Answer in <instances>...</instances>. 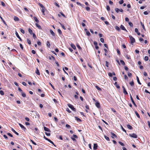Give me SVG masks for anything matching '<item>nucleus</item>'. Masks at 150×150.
Here are the masks:
<instances>
[{
	"label": "nucleus",
	"instance_id": "obj_31",
	"mask_svg": "<svg viewBox=\"0 0 150 150\" xmlns=\"http://www.w3.org/2000/svg\"><path fill=\"white\" fill-rule=\"evenodd\" d=\"M104 137H105V138L106 140H107L108 141H110V139L107 136L105 135L104 136Z\"/></svg>",
	"mask_w": 150,
	"mask_h": 150
},
{
	"label": "nucleus",
	"instance_id": "obj_18",
	"mask_svg": "<svg viewBox=\"0 0 150 150\" xmlns=\"http://www.w3.org/2000/svg\"><path fill=\"white\" fill-rule=\"evenodd\" d=\"M47 46L49 48H50V44L49 41H47V44H46Z\"/></svg>",
	"mask_w": 150,
	"mask_h": 150
},
{
	"label": "nucleus",
	"instance_id": "obj_22",
	"mask_svg": "<svg viewBox=\"0 0 150 150\" xmlns=\"http://www.w3.org/2000/svg\"><path fill=\"white\" fill-rule=\"evenodd\" d=\"M71 47L72 48H73L75 50V49H76V47L75 45L74 44H71Z\"/></svg>",
	"mask_w": 150,
	"mask_h": 150
},
{
	"label": "nucleus",
	"instance_id": "obj_15",
	"mask_svg": "<svg viewBox=\"0 0 150 150\" xmlns=\"http://www.w3.org/2000/svg\"><path fill=\"white\" fill-rule=\"evenodd\" d=\"M14 20L15 21H19V18L16 16H14Z\"/></svg>",
	"mask_w": 150,
	"mask_h": 150
},
{
	"label": "nucleus",
	"instance_id": "obj_36",
	"mask_svg": "<svg viewBox=\"0 0 150 150\" xmlns=\"http://www.w3.org/2000/svg\"><path fill=\"white\" fill-rule=\"evenodd\" d=\"M27 42L28 43L29 45L31 44V41L28 39H27Z\"/></svg>",
	"mask_w": 150,
	"mask_h": 150
},
{
	"label": "nucleus",
	"instance_id": "obj_14",
	"mask_svg": "<svg viewBox=\"0 0 150 150\" xmlns=\"http://www.w3.org/2000/svg\"><path fill=\"white\" fill-rule=\"evenodd\" d=\"M75 118L76 120L78 122H81V120L78 117H75Z\"/></svg>",
	"mask_w": 150,
	"mask_h": 150
},
{
	"label": "nucleus",
	"instance_id": "obj_43",
	"mask_svg": "<svg viewBox=\"0 0 150 150\" xmlns=\"http://www.w3.org/2000/svg\"><path fill=\"white\" fill-rule=\"evenodd\" d=\"M106 9L108 11H110V8L109 6L107 5L106 6Z\"/></svg>",
	"mask_w": 150,
	"mask_h": 150
},
{
	"label": "nucleus",
	"instance_id": "obj_49",
	"mask_svg": "<svg viewBox=\"0 0 150 150\" xmlns=\"http://www.w3.org/2000/svg\"><path fill=\"white\" fill-rule=\"evenodd\" d=\"M32 35H33V38H34V39H35L36 38V36L34 33H33Z\"/></svg>",
	"mask_w": 150,
	"mask_h": 150
},
{
	"label": "nucleus",
	"instance_id": "obj_46",
	"mask_svg": "<svg viewBox=\"0 0 150 150\" xmlns=\"http://www.w3.org/2000/svg\"><path fill=\"white\" fill-rule=\"evenodd\" d=\"M129 26L131 27H132L133 26V25L132 23L131 22H129L128 23Z\"/></svg>",
	"mask_w": 150,
	"mask_h": 150
},
{
	"label": "nucleus",
	"instance_id": "obj_19",
	"mask_svg": "<svg viewBox=\"0 0 150 150\" xmlns=\"http://www.w3.org/2000/svg\"><path fill=\"white\" fill-rule=\"evenodd\" d=\"M135 32L137 33L138 35H140V33L138 32V30L137 28H135Z\"/></svg>",
	"mask_w": 150,
	"mask_h": 150
},
{
	"label": "nucleus",
	"instance_id": "obj_47",
	"mask_svg": "<svg viewBox=\"0 0 150 150\" xmlns=\"http://www.w3.org/2000/svg\"><path fill=\"white\" fill-rule=\"evenodd\" d=\"M123 2H124V1H123V0H120L119 1V3L120 4H122L123 3Z\"/></svg>",
	"mask_w": 150,
	"mask_h": 150
},
{
	"label": "nucleus",
	"instance_id": "obj_54",
	"mask_svg": "<svg viewBox=\"0 0 150 150\" xmlns=\"http://www.w3.org/2000/svg\"><path fill=\"white\" fill-rule=\"evenodd\" d=\"M121 128H122V130L124 132H125L126 133V130L123 128V127L122 125H121Z\"/></svg>",
	"mask_w": 150,
	"mask_h": 150
},
{
	"label": "nucleus",
	"instance_id": "obj_58",
	"mask_svg": "<svg viewBox=\"0 0 150 150\" xmlns=\"http://www.w3.org/2000/svg\"><path fill=\"white\" fill-rule=\"evenodd\" d=\"M49 84L52 87V88H53V89L54 90H55V88L54 87V86L52 85V84L50 83H49Z\"/></svg>",
	"mask_w": 150,
	"mask_h": 150
},
{
	"label": "nucleus",
	"instance_id": "obj_42",
	"mask_svg": "<svg viewBox=\"0 0 150 150\" xmlns=\"http://www.w3.org/2000/svg\"><path fill=\"white\" fill-rule=\"evenodd\" d=\"M100 41L104 43V42H105L104 40V39L103 38H100Z\"/></svg>",
	"mask_w": 150,
	"mask_h": 150
},
{
	"label": "nucleus",
	"instance_id": "obj_6",
	"mask_svg": "<svg viewBox=\"0 0 150 150\" xmlns=\"http://www.w3.org/2000/svg\"><path fill=\"white\" fill-rule=\"evenodd\" d=\"M15 34H16L17 37L19 39V40L20 41H22V39H21V37H20V36H19V35L18 34V33L16 31V32Z\"/></svg>",
	"mask_w": 150,
	"mask_h": 150
},
{
	"label": "nucleus",
	"instance_id": "obj_16",
	"mask_svg": "<svg viewBox=\"0 0 150 150\" xmlns=\"http://www.w3.org/2000/svg\"><path fill=\"white\" fill-rule=\"evenodd\" d=\"M114 85L116 86L117 88L118 89L120 88V86L117 84V83L116 82H115L114 83Z\"/></svg>",
	"mask_w": 150,
	"mask_h": 150
},
{
	"label": "nucleus",
	"instance_id": "obj_32",
	"mask_svg": "<svg viewBox=\"0 0 150 150\" xmlns=\"http://www.w3.org/2000/svg\"><path fill=\"white\" fill-rule=\"evenodd\" d=\"M140 23H141V25H142V27L143 28L144 30H145V27H144V24L143 23H142L141 22Z\"/></svg>",
	"mask_w": 150,
	"mask_h": 150
},
{
	"label": "nucleus",
	"instance_id": "obj_24",
	"mask_svg": "<svg viewBox=\"0 0 150 150\" xmlns=\"http://www.w3.org/2000/svg\"><path fill=\"white\" fill-rule=\"evenodd\" d=\"M0 18L1 19V20L4 23V24L6 25H7L5 21L4 20V19H3L2 17L1 16V17H0Z\"/></svg>",
	"mask_w": 150,
	"mask_h": 150
},
{
	"label": "nucleus",
	"instance_id": "obj_44",
	"mask_svg": "<svg viewBox=\"0 0 150 150\" xmlns=\"http://www.w3.org/2000/svg\"><path fill=\"white\" fill-rule=\"evenodd\" d=\"M58 32L59 33V34H60V35L62 34V32L60 29H58Z\"/></svg>",
	"mask_w": 150,
	"mask_h": 150
},
{
	"label": "nucleus",
	"instance_id": "obj_21",
	"mask_svg": "<svg viewBox=\"0 0 150 150\" xmlns=\"http://www.w3.org/2000/svg\"><path fill=\"white\" fill-rule=\"evenodd\" d=\"M49 58L51 60L52 59L53 60H55V57L53 56H49Z\"/></svg>",
	"mask_w": 150,
	"mask_h": 150
},
{
	"label": "nucleus",
	"instance_id": "obj_51",
	"mask_svg": "<svg viewBox=\"0 0 150 150\" xmlns=\"http://www.w3.org/2000/svg\"><path fill=\"white\" fill-rule=\"evenodd\" d=\"M45 8H42L41 10V11L43 13V14L44 15V12H45Z\"/></svg>",
	"mask_w": 150,
	"mask_h": 150
},
{
	"label": "nucleus",
	"instance_id": "obj_40",
	"mask_svg": "<svg viewBox=\"0 0 150 150\" xmlns=\"http://www.w3.org/2000/svg\"><path fill=\"white\" fill-rule=\"evenodd\" d=\"M48 141L50 143L53 144L54 146H56L54 144V143L50 140V139H49Z\"/></svg>",
	"mask_w": 150,
	"mask_h": 150
},
{
	"label": "nucleus",
	"instance_id": "obj_38",
	"mask_svg": "<svg viewBox=\"0 0 150 150\" xmlns=\"http://www.w3.org/2000/svg\"><path fill=\"white\" fill-rule=\"evenodd\" d=\"M115 28L116 30H117L118 31L120 30V28L117 26H115Z\"/></svg>",
	"mask_w": 150,
	"mask_h": 150
},
{
	"label": "nucleus",
	"instance_id": "obj_34",
	"mask_svg": "<svg viewBox=\"0 0 150 150\" xmlns=\"http://www.w3.org/2000/svg\"><path fill=\"white\" fill-rule=\"evenodd\" d=\"M96 88L98 90L100 91H101V88H100L98 86H96Z\"/></svg>",
	"mask_w": 150,
	"mask_h": 150
},
{
	"label": "nucleus",
	"instance_id": "obj_55",
	"mask_svg": "<svg viewBox=\"0 0 150 150\" xmlns=\"http://www.w3.org/2000/svg\"><path fill=\"white\" fill-rule=\"evenodd\" d=\"M125 57L127 59H129L130 58V56H129L128 55H126V56H125Z\"/></svg>",
	"mask_w": 150,
	"mask_h": 150
},
{
	"label": "nucleus",
	"instance_id": "obj_1",
	"mask_svg": "<svg viewBox=\"0 0 150 150\" xmlns=\"http://www.w3.org/2000/svg\"><path fill=\"white\" fill-rule=\"evenodd\" d=\"M129 36L130 38L131 43L133 45V44L135 42V39L131 35H129Z\"/></svg>",
	"mask_w": 150,
	"mask_h": 150
},
{
	"label": "nucleus",
	"instance_id": "obj_64",
	"mask_svg": "<svg viewBox=\"0 0 150 150\" xmlns=\"http://www.w3.org/2000/svg\"><path fill=\"white\" fill-rule=\"evenodd\" d=\"M76 46L80 50H81V47H80V46L79 45H76Z\"/></svg>",
	"mask_w": 150,
	"mask_h": 150
},
{
	"label": "nucleus",
	"instance_id": "obj_63",
	"mask_svg": "<svg viewBox=\"0 0 150 150\" xmlns=\"http://www.w3.org/2000/svg\"><path fill=\"white\" fill-rule=\"evenodd\" d=\"M66 110L69 113L71 112V111L69 110V109L68 108H67Z\"/></svg>",
	"mask_w": 150,
	"mask_h": 150
},
{
	"label": "nucleus",
	"instance_id": "obj_9",
	"mask_svg": "<svg viewBox=\"0 0 150 150\" xmlns=\"http://www.w3.org/2000/svg\"><path fill=\"white\" fill-rule=\"evenodd\" d=\"M44 130L46 131L50 132V129L49 128L45 127H44Z\"/></svg>",
	"mask_w": 150,
	"mask_h": 150
},
{
	"label": "nucleus",
	"instance_id": "obj_50",
	"mask_svg": "<svg viewBox=\"0 0 150 150\" xmlns=\"http://www.w3.org/2000/svg\"><path fill=\"white\" fill-rule=\"evenodd\" d=\"M111 134L113 136L115 137H117V135L115 134H114V133H112V132H111Z\"/></svg>",
	"mask_w": 150,
	"mask_h": 150
},
{
	"label": "nucleus",
	"instance_id": "obj_61",
	"mask_svg": "<svg viewBox=\"0 0 150 150\" xmlns=\"http://www.w3.org/2000/svg\"><path fill=\"white\" fill-rule=\"evenodd\" d=\"M105 66L107 67H108V62L107 61H106Z\"/></svg>",
	"mask_w": 150,
	"mask_h": 150
},
{
	"label": "nucleus",
	"instance_id": "obj_7",
	"mask_svg": "<svg viewBox=\"0 0 150 150\" xmlns=\"http://www.w3.org/2000/svg\"><path fill=\"white\" fill-rule=\"evenodd\" d=\"M19 126L21 127L22 129H23L24 131L26 130V128L24 127V126L22 125L20 123L19 124Z\"/></svg>",
	"mask_w": 150,
	"mask_h": 150
},
{
	"label": "nucleus",
	"instance_id": "obj_10",
	"mask_svg": "<svg viewBox=\"0 0 150 150\" xmlns=\"http://www.w3.org/2000/svg\"><path fill=\"white\" fill-rule=\"evenodd\" d=\"M95 105L97 108H98L100 107V104L98 101L96 102Z\"/></svg>",
	"mask_w": 150,
	"mask_h": 150
},
{
	"label": "nucleus",
	"instance_id": "obj_27",
	"mask_svg": "<svg viewBox=\"0 0 150 150\" xmlns=\"http://www.w3.org/2000/svg\"><path fill=\"white\" fill-rule=\"evenodd\" d=\"M130 85L132 86H133L134 85V82L132 81L129 83Z\"/></svg>",
	"mask_w": 150,
	"mask_h": 150
},
{
	"label": "nucleus",
	"instance_id": "obj_56",
	"mask_svg": "<svg viewBox=\"0 0 150 150\" xmlns=\"http://www.w3.org/2000/svg\"><path fill=\"white\" fill-rule=\"evenodd\" d=\"M119 143L120 145L122 146H124V144L121 142H119Z\"/></svg>",
	"mask_w": 150,
	"mask_h": 150
},
{
	"label": "nucleus",
	"instance_id": "obj_62",
	"mask_svg": "<svg viewBox=\"0 0 150 150\" xmlns=\"http://www.w3.org/2000/svg\"><path fill=\"white\" fill-rule=\"evenodd\" d=\"M93 44H94V45H95V46L97 45H98L96 41H94V42Z\"/></svg>",
	"mask_w": 150,
	"mask_h": 150
},
{
	"label": "nucleus",
	"instance_id": "obj_3",
	"mask_svg": "<svg viewBox=\"0 0 150 150\" xmlns=\"http://www.w3.org/2000/svg\"><path fill=\"white\" fill-rule=\"evenodd\" d=\"M129 137H132L134 138H137V135L134 133H132V134H129Z\"/></svg>",
	"mask_w": 150,
	"mask_h": 150
},
{
	"label": "nucleus",
	"instance_id": "obj_25",
	"mask_svg": "<svg viewBox=\"0 0 150 150\" xmlns=\"http://www.w3.org/2000/svg\"><path fill=\"white\" fill-rule=\"evenodd\" d=\"M136 78H137V81L138 83L139 84L141 85V83L140 82V81H139V78L137 76H136Z\"/></svg>",
	"mask_w": 150,
	"mask_h": 150
},
{
	"label": "nucleus",
	"instance_id": "obj_2",
	"mask_svg": "<svg viewBox=\"0 0 150 150\" xmlns=\"http://www.w3.org/2000/svg\"><path fill=\"white\" fill-rule=\"evenodd\" d=\"M67 105L72 110H73L74 111H76V109L74 107L73 105L70 104H67Z\"/></svg>",
	"mask_w": 150,
	"mask_h": 150
},
{
	"label": "nucleus",
	"instance_id": "obj_12",
	"mask_svg": "<svg viewBox=\"0 0 150 150\" xmlns=\"http://www.w3.org/2000/svg\"><path fill=\"white\" fill-rule=\"evenodd\" d=\"M35 73L38 75H39L40 74V73L39 71V70H38V68H36V70L35 71Z\"/></svg>",
	"mask_w": 150,
	"mask_h": 150
},
{
	"label": "nucleus",
	"instance_id": "obj_39",
	"mask_svg": "<svg viewBox=\"0 0 150 150\" xmlns=\"http://www.w3.org/2000/svg\"><path fill=\"white\" fill-rule=\"evenodd\" d=\"M20 30V32L23 34H24L25 33V31L21 29Z\"/></svg>",
	"mask_w": 150,
	"mask_h": 150
},
{
	"label": "nucleus",
	"instance_id": "obj_60",
	"mask_svg": "<svg viewBox=\"0 0 150 150\" xmlns=\"http://www.w3.org/2000/svg\"><path fill=\"white\" fill-rule=\"evenodd\" d=\"M86 9L87 11H89L90 10V8L89 7H86Z\"/></svg>",
	"mask_w": 150,
	"mask_h": 150
},
{
	"label": "nucleus",
	"instance_id": "obj_20",
	"mask_svg": "<svg viewBox=\"0 0 150 150\" xmlns=\"http://www.w3.org/2000/svg\"><path fill=\"white\" fill-rule=\"evenodd\" d=\"M50 32L51 35H52L54 36H55V34L54 33L52 30H50Z\"/></svg>",
	"mask_w": 150,
	"mask_h": 150
},
{
	"label": "nucleus",
	"instance_id": "obj_11",
	"mask_svg": "<svg viewBox=\"0 0 150 150\" xmlns=\"http://www.w3.org/2000/svg\"><path fill=\"white\" fill-rule=\"evenodd\" d=\"M98 145L97 144H94L93 149L94 150H96L97 149Z\"/></svg>",
	"mask_w": 150,
	"mask_h": 150
},
{
	"label": "nucleus",
	"instance_id": "obj_30",
	"mask_svg": "<svg viewBox=\"0 0 150 150\" xmlns=\"http://www.w3.org/2000/svg\"><path fill=\"white\" fill-rule=\"evenodd\" d=\"M123 92L124 94L125 95H127L128 94V93L126 90L125 89H124V90H123Z\"/></svg>",
	"mask_w": 150,
	"mask_h": 150
},
{
	"label": "nucleus",
	"instance_id": "obj_29",
	"mask_svg": "<svg viewBox=\"0 0 150 150\" xmlns=\"http://www.w3.org/2000/svg\"><path fill=\"white\" fill-rule=\"evenodd\" d=\"M28 31L31 35H32L33 34V31L30 28L28 29Z\"/></svg>",
	"mask_w": 150,
	"mask_h": 150
},
{
	"label": "nucleus",
	"instance_id": "obj_13",
	"mask_svg": "<svg viewBox=\"0 0 150 150\" xmlns=\"http://www.w3.org/2000/svg\"><path fill=\"white\" fill-rule=\"evenodd\" d=\"M11 130L16 135H19V134L13 128H11Z\"/></svg>",
	"mask_w": 150,
	"mask_h": 150
},
{
	"label": "nucleus",
	"instance_id": "obj_37",
	"mask_svg": "<svg viewBox=\"0 0 150 150\" xmlns=\"http://www.w3.org/2000/svg\"><path fill=\"white\" fill-rule=\"evenodd\" d=\"M39 6L42 8H45V7L43 6V5L39 3Z\"/></svg>",
	"mask_w": 150,
	"mask_h": 150
},
{
	"label": "nucleus",
	"instance_id": "obj_35",
	"mask_svg": "<svg viewBox=\"0 0 150 150\" xmlns=\"http://www.w3.org/2000/svg\"><path fill=\"white\" fill-rule=\"evenodd\" d=\"M21 94L22 96L23 97H25L26 96L25 94L23 92H21Z\"/></svg>",
	"mask_w": 150,
	"mask_h": 150
},
{
	"label": "nucleus",
	"instance_id": "obj_52",
	"mask_svg": "<svg viewBox=\"0 0 150 150\" xmlns=\"http://www.w3.org/2000/svg\"><path fill=\"white\" fill-rule=\"evenodd\" d=\"M1 4L4 7H5V6L4 3L3 1H1Z\"/></svg>",
	"mask_w": 150,
	"mask_h": 150
},
{
	"label": "nucleus",
	"instance_id": "obj_45",
	"mask_svg": "<svg viewBox=\"0 0 150 150\" xmlns=\"http://www.w3.org/2000/svg\"><path fill=\"white\" fill-rule=\"evenodd\" d=\"M66 127L67 128H71L70 126L68 124H66Z\"/></svg>",
	"mask_w": 150,
	"mask_h": 150
},
{
	"label": "nucleus",
	"instance_id": "obj_28",
	"mask_svg": "<svg viewBox=\"0 0 150 150\" xmlns=\"http://www.w3.org/2000/svg\"><path fill=\"white\" fill-rule=\"evenodd\" d=\"M34 20L35 21L37 22V23H38L39 22V20L36 17H34Z\"/></svg>",
	"mask_w": 150,
	"mask_h": 150
},
{
	"label": "nucleus",
	"instance_id": "obj_5",
	"mask_svg": "<svg viewBox=\"0 0 150 150\" xmlns=\"http://www.w3.org/2000/svg\"><path fill=\"white\" fill-rule=\"evenodd\" d=\"M130 99H131V101H132V103L133 104V105H134V106H135L137 107V105L136 104V103H135L134 102L132 98V97L130 94Z\"/></svg>",
	"mask_w": 150,
	"mask_h": 150
},
{
	"label": "nucleus",
	"instance_id": "obj_8",
	"mask_svg": "<svg viewBox=\"0 0 150 150\" xmlns=\"http://www.w3.org/2000/svg\"><path fill=\"white\" fill-rule=\"evenodd\" d=\"M120 28L122 30H125L126 32H127V30H126V29H125V28L123 25H121L120 26Z\"/></svg>",
	"mask_w": 150,
	"mask_h": 150
},
{
	"label": "nucleus",
	"instance_id": "obj_48",
	"mask_svg": "<svg viewBox=\"0 0 150 150\" xmlns=\"http://www.w3.org/2000/svg\"><path fill=\"white\" fill-rule=\"evenodd\" d=\"M0 94L1 95H4V92L2 91L1 90L0 91Z\"/></svg>",
	"mask_w": 150,
	"mask_h": 150
},
{
	"label": "nucleus",
	"instance_id": "obj_33",
	"mask_svg": "<svg viewBox=\"0 0 150 150\" xmlns=\"http://www.w3.org/2000/svg\"><path fill=\"white\" fill-rule=\"evenodd\" d=\"M120 62L122 64L124 65L125 64V62L122 60H120Z\"/></svg>",
	"mask_w": 150,
	"mask_h": 150
},
{
	"label": "nucleus",
	"instance_id": "obj_26",
	"mask_svg": "<svg viewBox=\"0 0 150 150\" xmlns=\"http://www.w3.org/2000/svg\"><path fill=\"white\" fill-rule=\"evenodd\" d=\"M135 112L137 117L139 118L140 117L138 113L136 111H135Z\"/></svg>",
	"mask_w": 150,
	"mask_h": 150
},
{
	"label": "nucleus",
	"instance_id": "obj_57",
	"mask_svg": "<svg viewBox=\"0 0 150 150\" xmlns=\"http://www.w3.org/2000/svg\"><path fill=\"white\" fill-rule=\"evenodd\" d=\"M30 141L32 142V143L35 145H36V144L35 142L33 140L31 139H30Z\"/></svg>",
	"mask_w": 150,
	"mask_h": 150
},
{
	"label": "nucleus",
	"instance_id": "obj_53",
	"mask_svg": "<svg viewBox=\"0 0 150 150\" xmlns=\"http://www.w3.org/2000/svg\"><path fill=\"white\" fill-rule=\"evenodd\" d=\"M86 35L88 36H89L91 34L90 32L88 31H86Z\"/></svg>",
	"mask_w": 150,
	"mask_h": 150
},
{
	"label": "nucleus",
	"instance_id": "obj_17",
	"mask_svg": "<svg viewBox=\"0 0 150 150\" xmlns=\"http://www.w3.org/2000/svg\"><path fill=\"white\" fill-rule=\"evenodd\" d=\"M36 26L39 29H41V26L37 23H35Z\"/></svg>",
	"mask_w": 150,
	"mask_h": 150
},
{
	"label": "nucleus",
	"instance_id": "obj_23",
	"mask_svg": "<svg viewBox=\"0 0 150 150\" xmlns=\"http://www.w3.org/2000/svg\"><path fill=\"white\" fill-rule=\"evenodd\" d=\"M127 128L130 129H133L132 127L129 125H127Z\"/></svg>",
	"mask_w": 150,
	"mask_h": 150
},
{
	"label": "nucleus",
	"instance_id": "obj_4",
	"mask_svg": "<svg viewBox=\"0 0 150 150\" xmlns=\"http://www.w3.org/2000/svg\"><path fill=\"white\" fill-rule=\"evenodd\" d=\"M115 11H116V12L118 13L119 11H120L121 12H123V10L122 9H119L118 8H115Z\"/></svg>",
	"mask_w": 150,
	"mask_h": 150
},
{
	"label": "nucleus",
	"instance_id": "obj_59",
	"mask_svg": "<svg viewBox=\"0 0 150 150\" xmlns=\"http://www.w3.org/2000/svg\"><path fill=\"white\" fill-rule=\"evenodd\" d=\"M148 13H149L147 11H145L144 12V14L145 15H147Z\"/></svg>",
	"mask_w": 150,
	"mask_h": 150
},
{
	"label": "nucleus",
	"instance_id": "obj_41",
	"mask_svg": "<svg viewBox=\"0 0 150 150\" xmlns=\"http://www.w3.org/2000/svg\"><path fill=\"white\" fill-rule=\"evenodd\" d=\"M148 59H149V58L147 56H146L144 58V59L145 61H148Z\"/></svg>",
	"mask_w": 150,
	"mask_h": 150
}]
</instances>
